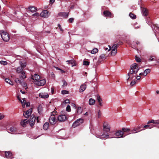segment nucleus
<instances>
[{
  "label": "nucleus",
  "mask_w": 159,
  "mask_h": 159,
  "mask_svg": "<svg viewBox=\"0 0 159 159\" xmlns=\"http://www.w3.org/2000/svg\"><path fill=\"white\" fill-rule=\"evenodd\" d=\"M86 88V85L85 84H83L81 85L80 89V92H82L84 91Z\"/></svg>",
  "instance_id": "nucleus-22"
},
{
  "label": "nucleus",
  "mask_w": 159,
  "mask_h": 159,
  "mask_svg": "<svg viewBox=\"0 0 159 159\" xmlns=\"http://www.w3.org/2000/svg\"><path fill=\"white\" fill-rule=\"evenodd\" d=\"M61 93L63 94H67L68 93V91L66 90H63L61 91Z\"/></svg>",
  "instance_id": "nucleus-47"
},
{
  "label": "nucleus",
  "mask_w": 159,
  "mask_h": 159,
  "mask_svg": "<svg viewBox=\"0 0 159 159\" xmlns=\"http://www.w3.org/2000/svg\"><path fill=\"white\" fill-rule=\"evenodd\" d=\"M135 129L136 130L137 133L138 132H139L141 130H144V129H140L139 128V127H137V128H135Z\"/></svg>",
  "instance_id": "nucleus-52"
},
{
  "label": "nucleus",
  "mask_w": 159,
  "mask_h": 159,
  "mask_svg": "<svg viewBox=\"0 0 159 159\" xmlns=\"http://www.w3.org/2000/svg\"><path fill=\"white\" fill-rule=\"evenodd\" d=\"M0 63L2 64H3L4 65H7V62L6 61H0Z\"/></svg>",
  "instance_id": "nucleus-54"
},
{
  "label": "nucleus",
  "mask_w": 159,
  "mask_h": 159,
  "mask_svg": "<svg viewBox=\"0 0 159 159\" xmlns=\"http://www.w3.org/2000/svg\"><path fill=\"white\" fill-rule=\"evenodd\" d=\"M123 43V42L121 41H120L119 42V43L117 44H116L117 46H118V45H120L121 44H122Z\"/></svg>",
  "instance_id": "nucleus-64"
},
{
  "label": "nucleus",
  "mask_w": 159,
  "mask_h": 159,
  "mask_svg": "<svg viewBox=\"0 0 159 159\" xmlns=\"http://www.w3.org/2000/svg\"><path fill=\"white\" fill-rule=\"evenodd\" d=\"M142 13L144 16H147L148 14V10L145 8H142Z\"/></svg>",
  "instance_id": "nucleus-24"
},
{
  "label": "nucleus",
  "mask_w": 159,
  "mask_h": 159,
  "mask_svg": "<svg viewBox=\"0 0 159 159\" xmlns=\"http://www.w3.org/2000/svg\"><path fill=\"white\" fill-rule=\"evenodd\" d=\"M128 78L127 79L128 80L129 79H130V80H132L134 77H136V75L134 74V73H132L131 74H129V72L128 74Z\"/></svg>",
  "instance_id": "nucleus-23"
},
{
  "label": "nucleus",
  "mask_w": 159,
  "mask_h": 159,
  "mask_svg": "<svg viewBox=\"0 0 159 159\" xmlns=\"http://www.w3.org/2000/svg\"><path fill=\"white\" fill-rule=\"evenodd\" d=\"M136 83L135 80H133L130 83V84L131 86H133Z\"/></svg>",
  "instance_id": "nucleus-53"
},
{
  "label": "nucleus",
  "mask_w": 159,
  "mask_h": 159,
  "mask_svg": "<svg viewBox=\"0 0 159 159\" xmlns=\"http://www.w3.org/2000/svg\"><path fill=\"white\" fill-rule=\"evenodd\" d=\"M98 49L96 48H94L91 52V53L92 54H95L97 53L98 52Z\"/></svg>",
  "instance_id": "nucleus-37"
},
{
  "label": "nucleus",
  "mask_w": 159,
  "mask_h": 159,
  "mask_svg": "<svg viewBox=\"0 0 159 159\" xmlns=\"http://www.w3.org/2000/svg\"><path fill=\"white\" fill-rule=\"evenodd\" d=\"M63 84L62 85L63 86H66L67 85V83L66 82V81L65 80H64L63 81Z\"/></svg>",
  "instance_id": "nucleus-58"
},
{
  "label": "nucleus",
  "mask_w": 159,
  "mask_h": 159,
  "mask_svg": "<svg viewBox=\"0 0 159 159\" xmlns=\"http://www.w3.org/2000/svg\"><path fill=\"white\" fill-rule=\"evenodd\" d=\"M32 109L30 108L29 110H27L25 113V112L23 113V116L25 118L29 117L30 116L32 113Z\"/></svg>",
  "instance_id": "nucleus-8"
},
{
  "label": "nucleus",
  "mask_w": 159,
  "mask_h": 159,
  "mask_svg": "<svg viewBox=\"0 0 159 159\" xmlns=\"http://www.w3.org/2000/svg\"><path fill=\"white\" fill-rule=\"evenodd\" d=\"M74 61H73V60H69V61H66V62H67L69 64H73V63H74Z\"/></svg>",
  "instance_id": "nucleus-50"
},
{
  "label": "nucleus",
  "mask_w": 159,
  "mask_h": 159,
  "mask_svg": "<svg viewBox=\"0 0 159 159\" xmlns=\"http://www.w3.org/2000/svg\"><path fill=\"white\" fill-rule=\"evenodd\" d=\"M48 11L47 10H44L40 14L41 17H47L48 16Z\"/></svg>",
  "instance_id": "nucleus-15"
},
{
  "label": "nucleus",
  "mask_w": 159,
  "mask_h": 159,
  "mask_svg": "<svg viewBox=\"0 0 159 159\" xmlns=\"http://www.w3.org/2000/svg\"><path fill=\"white\" fill-rule=\"evenodd\" d=\"M5 156L7 158L11 159L13 158L12 153L10 152H5Z\"/></svg>",
  "instance_id": "nucleus-13"
},
{
  "label": "nucleus",
  "mask_w": 159,
  "mask_h": 159,
  "mask_svg": "<svg viewBox=\"0 0 159 159\" xmlns=\"http://www.w3.org/2000/svg\"><path fill=\"white\" fill-rule=\"evenodd\" d=\"M155 57L154 56H151L150 57V58L148 60V61H155V59H154Z\"/></svg>",
  "instance_id": "nucleus-42"
},
{
  "label": "nucleus",
  "mask_w": 159,
  "mask_h": 159,
  "mask_svg": "<svg viewBox=\"0 0 159 159\" xmlns=\"http://www.w3.org/2000/svg\"><path fill=\"white\" fill-rule=\"evenodd\" d=\"M32 79L36 81L37 82L40 80V76L37 74H34V76L32 75Z\"/></svg>",
  "instance_id": "nucleus-14"
},
{
  "label": "nucleus",
  "mask_w": 159,
  "mask_h": 159,
  "mask_svg": "<svg viewBox=\"0 0 159 159\" xmlns=\"http://www.w3.org/2000/svg\"><path fill=\"white\" fill-rule=\"evenodd\" d=\"M57 120L54 116H51L49 118V122L51 125H54L56 123Z\"/></svg>",
  "instance_id": "nucleus-10"
},
{
  "label": "nucleus",
  "mask_w": 159,
  "mask_h": 159,
  "mask_svg": "<svg viewBox=\"0 0 159 159\" xmlns=\"http://www.w3.org/2000/svg\"><path fill=\"white\" fill-rule=\"evenodd\" d=\"M39 96L42 98H46L48 97L49 95L45 93H40L39 94Z\"/></svg>",
  "instance_id": "nucleus-20"
},
{
  "label": "nucleus",
  "mask_w": 159,
  "mask_h": 159,
  "mask_svg": "<svg viewBox=\"0 0 159 159\" xmlns=\"http://www.w3.org/2000/svg\"><path fill=\"white\" fill-rule=\"evenodd\" d=\"M98 117L99 118H100L102 114H101L100 110H99L98 111Z\"/></svg>",
  "instance_id": "nucleus-57"
},
{
  "label": "nucleus",
  "mask_w": 159,
  "mask_h": 159,
  "mask_svg": "<svg viewBox=\"0 0 159 159\" xmlns=\"http://www.w3.org/2000/svg\"><path fill=\"white\" fill-rule=\"evenodd\" d=\"M82 111V109L81 107H78L77 110V113L78 114H80Z\"/></svg>",
  "instance_id": "nucleus-34"
},
{
  "label": "nucleus",
  "mask_w": 159,
  "mask_h": 159,
  "mask_svg": "<svg viewBox=\"0 0 159 159\" xmlns=\"http://www.w3.org/2000/svg\"><path fill=\"white\" fill-rule=\"evenodd\" d=\"M69 13H66V12H61L58 14V15L61 17L67 18L68 16Z\"/></svg>",
  "instance_id": "nucleus-17"
},
{
  "label": "nucleus",
  "mask_w": 159,
  "mask_h": 159,
  "mask_svg": "<svg viewBox=\"0 0 159 159\" xmlns=\"http://www.w3.org/2000/svg\"><path fill=\"white\" fill-rule=\"evenodd\" d=\"M67 119V117L65 115H61L58 117V120L60 122L65 121Z\"/></svg>",
  "instance_id": "nucleus-11"
},
{
  "label": "nucleus",
  "mask_w": 159,
  "mask_h": 159,
  "mask_svg": "<svg viewBox=\"0 0 159 159\" xmlns=\"http://www.w3.org/2000/svg\"><path fill=\"white\" fill-rule=\"evenodd\" d=\"M20 67H21L23 69H24V68L26 66V63L24 61H20Z\"/></svg>",
  "instance_id": "nucleus-27"
},
{
  "label": "nucleus",
  "mask_w": 159,
  "mask_h": 159,
  "mask_svg": "<svg viewBox=\"0 0 159 159\" xmlns=\"http://www.w3.org/2000/svg\"><path fill=\"white\" fill-rule=\"evenodd\" d=\"M95 101V100L92 99V98H91L89 100V104L90 105H93L94 104Z\"/></svg>",
  "instance_id": "nucleus-30"
},
{
  "label": "nucleus",
  "mask_w": 159,
  "mask_h": 159,
  "mask_svg": "<svg viewBox=\"0 0 159 159\" xmlns=\"http://www.w3.org/2000/svg\"><path fill=\"white\" fill-rule=\"evenodd\" d=\"M131 133H129V134H130L131 133H137V131H136V130L135 129V128H134V129H133L132 130H131Z\"/></svg>",
  "instance_id": "nucleus-51"
},
{
  "label": "nucleus",
  "mask_w": 159,
  "mask_h": 159,
  "mask_svg": "<svg viewBox=\"0 0 159 159\" xmlns=\"http://www.w3.org/2000/svg\"><path fill=\"white\" fill-rule=\"evenodd\" d=\"M28 9V10H27V11H30L32 12L36 11L37 10L36 7L32 6H29Z\"/></svg>",
  "instance_id": "nucleus-18"
},
{
  "label": "nucleus",
  "mask_w": 159,
  "mask_h": 159,
  "mask_svg": "<svg viewBox=\"0 0 159 159\" xmlns=\"http://www.w3.org/2000/svg\"><path fill=\"white\" fill-rule=\"evenodd\" d=\"M25 104L26 105V106L27 107H28L30 106V103L29 102H26Z\"/></svg>",
  "instance_id": "nucleus-62"
},
{
  "label": "nucleus",
  "mask_w": 159,
  "mask_h": 159,
  "mask_svg": "<svg viewBox=\"0 0 159 159\" xmlns=\"http://www.w3.org/2000/svg\"><path fill=\"white\" fill-rule=\"evenodd\" d=\"M39 15V14L37 12L33 14L32 16H33L38 17Z\"/></svg>",
  "instance_id": "nucleus-56"
},
{
  "label": "nucleus",
  "mask_w": 159,
  "mask_h": 159,
  "mask_svg": "<svg viewBox=\"0 0 159 159\" xmlns=\"http://www.w3.org/2000/svg\"><path fill=\"white\" fill-rule=\"evenodd\" d=\"M5 81L6 82L9 84H10L11 85H13V82L8 78H6L5 80Z\"/></svg>",
  "instance_id": "nucleus-32"
},
{
  "label": "nucleus",
  "mask_w": 159,
  "mask_h": 159,
  "mask_svg": "<svg viewBox=\"0 0 159 159\" xmlns=\"http://www.w3.org/2000/svg\"><path fill=\"white\" fill-rule=\"evenodd\" d=\"M70 105L71 106L74 107L75 108H76V106L74 103H71Z\"/></svg>",
  "instance_id": "nucleus-63"
},
{
  "label": "nucleus",
  "mask_w": 159,
  "mask_h": 159,
  "mask_svg": "<svg viewBox=\"0 0 159 159\" xmlns=\"http://www.w3.org/2000/svg\"><path fill=\"white\" fill-rule=\"evenodd\" d=\"M83 122L84 120L83 119L80 118L78 119L73 123L72 125V127L75 128L80 125Z\"/></svg>",
  "instance_id": "nucleus-4"
},
{
  "label": "nucleus",
  "mask_w": 159,
  "mask_h": 159,
  "mask_svg": "<svg viewBox=\"0 0 159 159\" xmlns=\"http://www.w3.org/2000/svg\"><path fill=\"white\" fill-rule=\"evenodd\" d=\"M89 62L84 61L83 62V65L85 66H88L89 64Z\"/></svg>",
  "instance_id": "nucleus-44"
},
{
  "label": "nucleus",
  "mask_w": 159,
  "mask_h": 159,
  "mask_svg": "<svg viewBox=\"0 0 159 159\" xmlns=\"http://www.w3.org/2000/svg\"><path fill=\"white\" fill-rule=\"evenodd\" d=\"M74 20V19L73 18H70V19H69L68 20H69V21L70 23H72V22H73Z\"/></svg>",
  "instance_id": "nucleus-60"
},
{
  "label": "nucleus",
  "mask_w": 159,
  "mask_h": 159,
  "mask_svg": "<svg viewBox=\"0 0 159 159\" xmlns=\"http://www.w3.org/2000/svg\"><path fill=\"white\" fill-rule=\"evenodd\" d=\"M66 111L68 112H70L71 111L70 107L69 105H68L66 107Z\"/></svg>",
  "instance_id": "nucleus-48"
},
{
  "label": "nucleus",
  "mask_w": 159,
  "mask_h": 159,
  "mask_svg": "<svg viewBox=\"0 0 159 159\" xmlns=\"http://www.w3.org/2000/svg\"><path fill=\"white\" fill-rule=\"evenodd\" d=\"M110 128H103L104 131L107 132L110 131Z\"/></svg>",
  "instance_id": "nucleus-49"
},
{
  "label": "nucleus",
  "mask_w": 159,
  "mask_h": 159,
  "mask_svg": "<svg viewBox=\"0 0 159 159\" xmlns=\"http://www.w3.org/2000/svg\"><path fill=\"white\" fill-rule=\"evenodd\" d=\"M46 83V80L45 79L39 80L36 84L38 86H43Z\"/></svg>",
  "instance_id": "nucleus-9"
},
{
  "label": "nucleus",
  "mask_w": 159,
  "mask_h": 159,
  "mask_svg": "<svg viewBox=\"0 0 159 159\" xmlns=\"http://www.w3.org/2000/svg\"><path fill=\"white\" fill-rule=\"evenodd\" d=\"M115 133H116L114 131H112L110 132L109 134H108L110 135V136L113 137L112 138H115L114 136L116 135Z\"/></svg>",
  "instance_id": "nucleus-39"
},
{
  "label": "nucleus",
  "mask_w": 159,
  "mask_h": 159,
  "mask_svg": "<svg viewBox=\"0 0 159 159\" xmlns=\"http://www.w3.org/2000/svg\"><path fill=\"white\" fill-rule=\"evenodd\" d=\"M49 127V124L48 123H45L43 125V129L45 130L47 129Z\"/></svg>",
  "instance_id": "nucleus-31"
},
{
  "label": "nucleus",
  "mask_w": 159,
  "mask_h": 159,
  "mask_svg": "<svg viewBox=\"0 0 159 159\" xmlns=\"http://www.w3.org/2000/svg\"><path fill=\"white\" fill-rule=\"evenodd\" d=\"M28 123H29V120L27 119L22 120L20 122L21 125L23 127H25L26 124H28Z\"/></svg>",
  "instance_id": "nucleus-16"
},
{
  "label": "nucleus",
  "mask_w": 159,
  "mask_h": 159,
  "mask_svg": "<svg viewBox=\"0 0 159 159\" xmlns=\"http://www.w3.org/2000/svg\"><path fill=\"white\" fill-rule=\"evenodd\" d=\"M20 84H21L23 87H25L27 86V84L24 82L22 81L21 82Z\"/></svg>",
  "instance_id": "nucleus-45"
},
{
  "label": "nucleus",
  "mask_w": 159,
  "mask_h": 159,
  "mask_svg": "<svg viewBox=\"0 0 159 159\" xmlns=\"http://www.w3.org/2000/svg\"><path fill=\"white\" fill-rule=\"evenodd\" d=\"M56 110V108H55L54 110L52 112H51V116H54L55 115H56L57 111L55 110Z\"/></svg>",
  "instance_id": "nucleus-41"
},
{
  "label": "nucleus",
  "mask_w": 159,
  "mask_h": 159,
  "mask_svg": "<svg viewBox=\"0 0 159 159\" xmlns=\"http://www.w3.org/2000/svg\"><path fill=\"white\" fill-rule=\"evenodd\" d=\"M140 69L138 64L134 63L132 65L130 66V69L129 71V74H131L132 73H134L136 75Z\"/></svg>",
  "instance_id": "nucleus-1"
},
{
  "label": "nucleus",
  "mask_w": 159,
  "mask_h": 159,
  "mask_svg": "<svg viewBox=\"0 0 159 159\" xmlns=\"http://www.w3.org/2000/svg\"><path fill=\"white\" fill-rule=\"evenodd\" d=\"M103 15L106 17L109 18H112L114 17V15L109 11L105 10L103 12Z\"/></svg>",
  "instance_id": "nucleus-5"
},
{
  "label": "nucleus",
  "mask_w": 159,
  "mask_h": 159,
  "mask_svg": "<svg viewBox=\"0 0 159 159\" xmlns=\"http://www.w3.org/2000/svg\"><path fill=\"white\" fill-rule=\"evenodd\" d=\"M123 134V131L121 130L118 131L115 133L116 135L118 137V138H120L122 137Z\"/></svg>",
  "instance_id": "nucleus-19"
},
{
  "label": "nucleus",
  "mask_w": 159,
  "mask_h": 159,
  "mask_svg": "<svg viewBox=\"0 0 159 159\" xmlns=\"http://www.w3.org/2000/svg\"><path fill=\"white\" fill-rule=\"evenodd\" d=\"M129 16L132 19H135L136 18V16L132 13V12H130L129 14Z\"/></svg>",
  "instance_id": "nucleus-35"
},
{
  "label": "nucleus",
  "mask_w": 159,
  "mask_h": 159,
  "mask_svg": "<svg viewBox=\"0 0 159 159\" xmlns=\"http://www.w3.org/2000/svg\"><path fill=\"white\" fill-rule=\"evenodd\" d=\"M25 71H22L21 72V74L20 75V78L23 79H25L26 78V76L25 75Z\"/></svg>",
  "instance_id": "nucleus-28"
},
{
  "label": "nucleus",
  "mask_w": 159,
  "mask_h": 159,
  "mask_svg": "<svg viewBox=\"0 0 159 159\" xmlns=\"http://www.w3.org/2000/svg\"><path fill=\"white\" fill-rule=\"evenodd\" d=\"M97 100L99 103V105L100 107H102L103 106L102 104V99L100 98L99 95L97 96Z\"/></svg>",
  "instance_id": "nucleus-25"
},
{
  "label": "nucleus",
  "mask_w": 159,
  "mask_h": 159,
  "mask_svg": "<svg viewBox=\"0 0 159 159\" xmlns=\"http://www.w3.org/2000/svg\"><path fill=\"white\" fill-rule=\"evenodd\" d=\"M147 124L150 125L149 127V128L151 129L154 127L155 126V125L159 124V120H152L148 121Z\"/></svg>",
  "instance_id": "nucleus-3"
},
{
  "label": "nucleus",
  "mask_w": 159,
  "mask_h": 159,
  "mask_svg": "<svg viewBox=\"0 0 159 159\" xmlns=\"http://www.w3.org/2000/svg\"><path fill=\"white\" fill-rule=\"evenodd\" d=\"M110 135L108 134V133L107 134H103L102 135L100 136V138L101 139H105L107 138H112L113 137L110 136Z\"/></svg>",
  "instance_id": "nucleus-12"
},
{
  "label": "nucleus",
  "mask_w": 159,
  "mask_h": 159,
  "mask_svg": "<svg viewBox=\"0 0 159 159\" xmlns=\"http://www.w3.org/2000/svg\"><path fill=\"white\" fill-rule=\"evenodd\" d=\"M32 115L30 118V121H29V122L30 124V125L31 127H33L35 124V121L36 120L35 117L34 116L33 117H32Z\"/></svg>",
  "instance_id": "nucleus-7"
},
{
  "label": "nucleus",
  "mask_w": 159,
  "mask_h": 159,
  "mask_svg": "<svg viewBox=\"0 0 159 159\" xmlns=\"http://www.w3.org/2000/svg\"><path fill=\"white\" fill-rule=\"evenodd\" d=\"M135 60L136 61L138 62H141V59L137 56H135Z\"/></svg>",
  "instance_id": "nucleus-43"
},
{
  "label": "nucleus",
  "mask_w": 159,
  "mask_h": 159,
  "mask_svg": "<svg viewBox=\"0 0 159 159\" xmlns=\"http://www.w3.org/2000/svg\"><path fill=\"white\" fill-rule=\"evenodd\" d=\"M150 71L151 70L149 69H148L145 70L144 71V73H145V75H144V76H146L147 74L150 72Z\"/></svg>",
  "instance_id": "nucleus-40"
},
{
  "label": "nucleus",
  "mask_w": 159,
  "mask_h": 159,
  "mask_svg": "<svg viewBox=\"0 0 159 159\" xmlns=\"http://www.w3.org/2000/svg\"><path fill=\"white\" fill-rule=\"evenodd\" d=\"M10 131L12 132V134L16 133L17 132V129L14 127H11L10 128Z\"/></svg>",
  "instance_id": "nucleus-29"
},
{
  "label": "nucleus",
  "mask_w": 159,
  "mask_h": 159,
  "mask_svg": "<svg viewBox=\"0 0 159 159\" xmlns=\"http://www.w3.org/2000/svg\"><path fill=\"white\" fill-rule=\"evenodd\" d=\"M38 113L41 114L42 113L43 111V107L41 104L39 105L38 107Z\"/></svg>",
  "instance_id": "nucleus-26"
},
{
  "label": "nucleus",
  "mask_w": 159,
  "mask_h": 159,
  "mask_svg": "<svg viewBox=\"0 0 159 159\" xmlns=\"http://www.w3.org/2000/svg\"><path fill=\"white\" fill-rule=\"evenodd\" d=\"M4 115L0 113V120L3 119L4 118Z\"/></svg>",
  "instance_id": "nucleus-59"
},
{
  "label": "nucleus",
  "mask_w": 159,
  "mask_h": 159,
  "mask_svg": "<svg viewBox=\"0 0 159 159\" xmlns=\"http://www.w3.org/2000/svg\"><path fill=\"white\" fill-rule=\"evenodd\" d=\"M56 68L57 69H58V70H60L61 71V72L62 73H64L65 72V71L64 70H61V69H60V68H59L58 67H57Z\"/></svg>",
  "instance_id": "nucleus-61"
},
{
  "label": "nucleus",
  "mask_w": 159,
  "mask_h": 159,
  "mask_svg": "<svg viewBox=\"0 0 159 159\" xmlns=\"http://www.w3.org/2000/svg\"><path fill=\"white\" fill-rule=\"evenodd\" d=\"M110 128L109 125L106 122H104L103 124V128Z\"/></svg>",
  "instance_id": "nucleus-36"
},
{
  "label": "nucleus",
  "mask_w": 159,
  "mask_h": 159,
  "mask_svg": "<svg viewBox=\"0 0 159 159\" xmlns=\"http://www.w3.org/2000/svg\"><path fill=\"white\" fill-rule=\"evenodd\" d=\"M121 131H123L124 133V132H128L130 131V129L129 128H123Z\"/></svg>",
  "instance_id": "nucleus-38"
},
{
  "label": "nucleus",
  "mask_w": 159,
  "mask_h": 159,
  "mask_svg": "<svg viewBox=\"0 0 159 159\" xmlns=\"http://www.w3.org/2000/svg\"><path fill=\"white\" fill-rule=\"evenodd\" d=\"M23 69L21 68V67H20V66L19 67L16 68V72L18 73H20L21 72H22V71L23 70Z\"/></svg>",
  "instance_id": "nucleus-33"
},
{
  "label": "nucleus",
  "mask_w": 159,
  "mask_h": 159,
  "mask_svg": "<svg viewBox=\"0 0 159 159\" xmlns=\"http://www.w3.org/2000/svg\"><path fill=\"white\" fill-rule=\"evenodd\" d=\"M58 27H59V29L61 31L63 32L64 31L63 30L62 28L61 25L60 24H58Z\"/></svg>",
  "instance_id": "nucleus-55"
},
{
  "label": "nucleus",
  "mask_w": 159,
  "mask_h": 159,
  "mask_svg": "<svg viewBox=\"0 0 159 159\" xmlns=\"http://www.w3.org/2000/svg\"><path fill=\"white\" fill-rule=\"evenodd\" d=\"M106 57L105 54H101L99 57L98 62H100L101 61L104 60L106 58Z\"/></svg>",
  "instance_id": "nucleus-21"
},
{
  "label": "nucleus",
  "mask_w": 159,
  "mask_h": 159,
  "mask_svg": "<svg viewBox=\"0 0 159 159\" xmlns=\"http://www.w3.org/2000/svg\"><path fill=\"white\" fill-rule=\"evenodd\" d=\"M117 45L116 44H114L112 47L111 54L112 56H115L117 52Z\"/></svg>",
  "instance_id": "nucleus-6"
},
{
  "label": "nucleus",
  "mask_w": 159,
  "mask_h": 159,
  "mask_svg": "<svg viewBox=\"0 0 159 159\" xmlns=\"http://www.w3.org/2000/svg\"><path fill=\"white\" fill-rule=\"evenodd\" d=\"M0 34L2 39L5 42H8L10 39V37L9 34L3 30L0 31Z\"/></svg>",
  "instance_id": "nucleus-2"
},
{
  "label": "nucleus",
  "mask_w": 159,
  "mask_h": 159,
  "mask_svg": "<svg viewBox=\"0 0 159 159\" xmlns=\"http://www.w3.org/2000/svg\"><path fill=\"white\" fill-rule=\"evenodd\" d=\"M15 81L17 84H20L21 82L18 78H16L15 79Z\"/></svg>",
  "instance_id": "nucleus-46"
}]
</instances>
